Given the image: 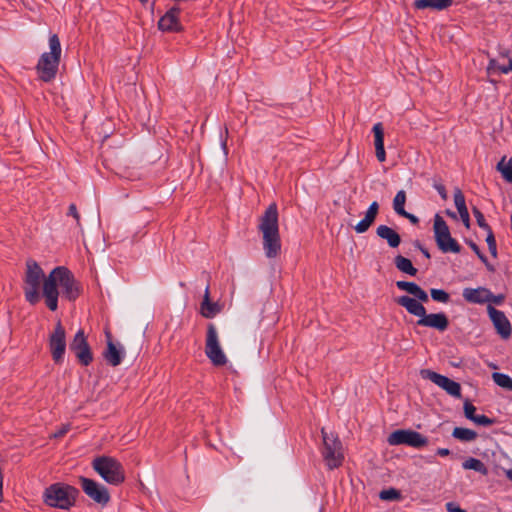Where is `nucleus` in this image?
<instances>
[{
  "label": "nucleus",
  "instance_id": "1",
  "mask_svg": "<svg viewBox=\"0 0 512 512\" xmlns=\"http://www.w3.org/2000/svg\"><path fill=\"white\" fill-rule=\"evenodd\" d=\"M58 287L61 288L63 296L69 301L76 300L82 291L80 283L68 268L64 266L55 267L48 274L44 287L45 303L51 311L58 308Z\"/></svg>",
  "mask_w": 512,
  "mask_h": 512
},
{
  "label": "nucleus",
  "instance_id": "2",
  "mask_svg": "<svg viewBox=\"0 0 512 512\" xmlns=\"http://www.w3.org/2000/svg\"><path fill=\"white\" fill-rule=\"evenodd\" d=\"M258 229L262 233L263 250L266 257H277L281 251V239L279 233L278 209L275 203H271L260 217Z\"/></svg>",
  "mask_w": 512,
  "mask_h": 512
},
{
  "label": "nucleus",
  "instance_id": "3",
  "mask_svg": "<svg viewBox=\"0 0 512 512\" xmlns=\"http://www.w3.org/2000/svg\"><path fill=\"white\" fill-rule=\"evenodd\" d=\"M396 303L404 307L411 315L419 317L416 324L422 327L434 328L440 332L445 331L449 326V321L445 313L427 314L422 303L409 296H400L395 299Z\"/></svg>",
  "mask_w": 512,
  "mask_h": 512
},
{
  "label": "nucleus",
  "instance_id": "4",
  "mask_svg": "<svg viewBox=\"0 0 512 512\" xmlns=\"http://www.w3.org/2000/svg\"><path fill=\"white\" fill-rule=\"evenodd\" d=\"M23 277V292L25 299L31 305L37 304L41 296L44 297V287L48 275H45L41 266L33 259L26 261Z\"/></svg>",
  "mask_w": 512,
  "mask_h": 512
},
{
  "label": "nucleus",
  "instance_id": "5",
  "mask_svg": "<svg viewBox=\"0 0 512 512\" xmlns=\"http://www.w3.org/2000/svg\"><path fill=\"white\" fill-rule=\"evenodd\" d=\"M49 52H44L36 65L39 79L44 82H51L55 79L62 54L61 43L57 34L49 37Z\"/></svg>",
  "mask_w": 512,
  "mask_h": 512
},
{
  "label": "nucleus",
  "instance_id": "6",
  "mask_svg": "<svg viewBox=\"0 0 512 512\" xmlns=\"http://www.w3.org/2000/svg\"><path fill=\"white\" fill-rule=\"evenodd\" d=\"M78 494L79 491L75 487L59 482L45 489L43 501L48 506L68 510L75 505Z\"/></svg>",
  "mask_w": 512,
  "mask_h": 512
},
{
  "label": "nucleus",
  "instance_id": "7",
  "mask_svg": "<svg viewBox=\"0 0 512 512\" xmlns=\"http://www.w3.org/2000/svg\"><path fill=\"white\" fill-rule=\"evenodd\" d=\"M93 469L109 484L119 485L125 480L122 464L115 458L100 456L93 460Z\"/></svg>",
  "mask_w": 512,
  "mask_h": 512
},
{
  "label": "nucleus",
  "instance_id": "8",
  "mask_svg": "<svg viewBox=\"0 0 512 512\" xmlns=\"http://www.w3.org/2000/svg\"><path fill=\"white\" fill-rule=\"evenodd\" d=\"M433 231L436 244L443 253H460L461 246L451 236L446 221L439 214L434 217Z\"/></svg>",
  "mask_w": 512,
  "mask_h": 512
},
{
  "label": "nucleus",
  "instance_id": "9",
  "mask_svg": "<svg viewBox=\"0 0 512 512\" xmlns=\"http://www.w3.org/2000/svg\"><path fill=\"white\" fill-rule=\"evenodd\" d=\"M323 438L322 455L329 469H334L342 464L344 459L342 444L333 433L328 434L324 428L321 430Z\"/></svg>",
  "mask_w": 512,
  "mask_h": 512
},
{
  "label": "nucleus",
  "instance_id": "10",
  "mask_svg": "<svg viewBox=\"0 0 512 512\" xmlns=\"http://www.w3.org/2000/svg\"><path fill=\"white\" fill-rule=\"evenodd\" d=\"M205 354L215 366H223L227 363V358L220 346L218 332L214 324L207 327Z\"/></svg>",
  "mask_w": 512,
  "mask_h": 512
},
{
  "label": "nucleus",
  "instance_id": "11",
  "mask_svg": "<svg viewBox=\"0 0 512 512\" xmlns=\"http://www.w3.org/2000/svg\"><path fill=\"white\" fill-rule=\"evenodd\" d=\"M387 442L392 446L405 444L414 448H421L428 444V439L419 432L399 429L388 436Z\"/></svg>",
  "mask_w": 512,
  "mask_h": 512
},
{
  "label": "nucleus",
  "instance_id": "12",
  "mask_svg": "<svg viewBox=\"0 0 512 512\" xmlns=\"http://www.w3.org/2000/svg\"><path fill=\"white\" fill-rule=\"evenodd\" d=\"M49 348L54 362L62 363L66 351V332L60 321L49 336Z\"/></svg>",
  "mask_w": 512,
  "mask_h": 512
},
{
  "label": "nucleus",
  "instance_id": "13",
  "mask_svg": "<svg viewBox=\"0 0 512 512\" xmlns=\"http://www.w3.org/2000/svg\"><path fill=\"white\" fill-rule=\"evenodd\" d=\"M79 481L82 490L90 499L102 506L108 504L110 501V494L105 486L86 477H80Z\"/></svg>",
  "mask_w": 512,
  "mask_h": 512
},
{
  "label": "nucleus",
  "instance_id": "14",
  "mask_svg": "<svg viewBox=\"0 0 512 512\" xmlns=\"http://www.w3.org/2000/svg\"><path fill=\"white\" fill-rule=\"evenodd\" d=\"M420 374L422 378L429 379L434 384L445 390L449 395L457 398L461 397V386L459 383L429 369H422Z\"/></svg>",
  "mask_w": 512,
  "mask_h": 512
},
{
  "label": "nucleus",
  "instance_id": "15",
  "mask_svg": "<svg viewBox=\"0 0 512 512\" xmlns=\"http://www.w3.org/2000/svg\"><path fill=\"white\" fill-rule=\"evenodd\" d=\"M70 350L84 366L89 365L93 360L91 349L84 335V331L81 329L75 334L70 343Z\"/></svg>",
  "mask_w": 512,
  "mask_h": 512
},
{
  "label": "nucleus",
  "instance_id": "16",
  "mask_svg": "<svg viewBox=\"0 0 512 512\" xmlns=\"http://www.w3.org/2000/svg\"><path fill=\"white\" fill-rule=\"evenodd\" d=\"M487 312L491 321L493 322L494 327L497 330V333L503 339H508L511 336L512 327L505 314L502 311L494 308L492 305L487 306Z\"/></svg>",
  "mask_w": 512,
  "mask_h": 512
},
{
  "label": "nucleus",
  "instance_id": "17",
  "mask_svg": "<svg viewBox=\"0 0 512 512\" xmlns=\"http://www.w3.org/2000/svg\"><path fill=\"white\" fill-rule=\"evenodd\" d=\"M180 8L172 7L158 21V28L163 32H179L182 26L179 22Z\"/></svg>",
  "mask_w": 512,
  "mask_h": 512
},
{
  "label": "nucleus",
  "instance_id": "18",
  "mask_svg": "<svg viewBox=\"0 0 512 512\" xmlns=\"http://www.w3.org/2000/svg\"><path fill=\"white\" fill-rule=\"evenodd\" d=\"M462 296L468 303L484 304L489 301L490 290L486 287L464 288Z\"/></svg>",
  "mask_w": 512,
  "mask_h": 512
},
{
  "label": "nucleus",
  "instance_id": "19",
  "mask_svg": "<svg viewBox=\"0 0 512 512\" xmlns=\"http://www.w3.org/2000/svg\"><path fill=\"white\" fill-rule=\"evenodd\" d=\"M106 335L108 337L107 348L104 351L103 356L111 366H118L122 361L124 349L123 347L117 348L111 340L110 333H106Z\"/></svg>",
  "mask_w": 512,
  "mask_h": 512
},
{
  "label": "nucleus",
  "instance_id": "20",
  "mask_svg": "<svg viewBox=\"0 0 512 512\" xmlns=\"http://www.w3.org/2000/svg\"><path fill=\"white\" fill-rule=\"evenodd\" d=\"M379 212V204L377 201H374L368 207L365 217L357 223L354 227L357 233H365L370 226L374 223Z\"/></svg>",
  "mask_w": 512,
  "mask_h": 512
},
{
  "label": "nucleus",
  "instance_id": "21",
  "mask_svg": "<svg viewBox=\"0 0 512 512\" xmlns=\"http://www.w3.org/2000/svg\"><path fill=\"white\" fill-rule=\"evenodd\" d=\"M396 286L398 289L402 291H406L407 293L414 296L413 299L421 302H427L429 300L428 294L425 290H423L418 284L409 281H397Z\"/></svg>",
  "mask_w": 512,
  "mask_h": 512
},
{
  "label": "nucleus",
  "instance_id": "22",
  "mask_svg": "<svg viewBox=\"0 0 512 512\" xmlns=\"http://www.w3.org/2000/svg\"><path fill=\"white\" fill-rule=\"evenodd\" d=\"M376 234L381 239L386 240L391 248H397L401 243L400 235L386 225H379L376 229Z\"/></svg>",
  "mask_w": 512,
  "mask_h": 512
},
{
  "label": "nucleus",
  "instance_id": "23",
  "mask_svg": "<svg viewBox=\"0 0 512 512\" xmlns=\"http://www.w3.org/2000/svg\"><path fill=\"white\" fill-rule=\"evenodd\" d=\"M221 311V307L217 302L210 301L209 286L206 287L203 301L201 303V314L205 318H213Z\"/></svg>",
  "mask_w": 512,
  "mask_h": 512
},
{
  "label": "nucleus",
  "instance_id": "24",
  "mask_svg": "<svg viewBox=\"0 0 512 512\" xmlns=\"http://www.w3.org/2000/svg\"><path fill=\"white\" fill-rule=\"evenodd\" d=\"M454 0H415L413 6L417 10L433 9L445 10L453 4Z\"/></svg>",
  "mask_w": 512,
  "mask_h": 512
},
{
  "label": "nucleus",
  "instance_id": "25",
  "mask_svg": "<svg viewBox=\"0 0 512 512\" xmlns=\"http://www.w3.org/2000/svg\"><path fill=\"white\" fill-rule=\"evenodd\" d=\"M394 263L396 268L405 274L410 276H415L417 274V269L413 266L411 260L402 255L396 256L394 258Z\"/></svg>",
  "mask_w": 512,
  "mask_h": 512
},
{
  "label": "nucleus",
  "instance_id": "26",
  "mask_svg": "<svg viewBox=\"0 0 512 512\" xmlns=\"http://www.w3.org/2000/svg\"><path fill=\"white\" fill-rule=\"evenodd\" d=\"M452 436L460 441L471 442L477 438V433L468 428L455 427Z\"/></svg>",
  "mask_w": 512,
  "mask_h": 512
},
{
  "label": "nucleus",
  "instance_id": "27",
  "mask_svg": "<svg viewBox=\"0 0 512 512\" xmlns=\"http://www.w3.org/2000/svg\"><path fill=\"white\" fill-rule=\"evenodd\" d=\"M496 169L507 182L512 183V158L506 161V156L502 157Z\"/></svg>",
  "mask_w": 512,
  "mask_h": 512
},
{
  "label": "nucleus",
  "instance_id": "28",
  "mask_svg": "<svg viewBox=\"0 0 512 512\" xmlns=\"http://www.w3.org/2000/svg\"><path fill=\"white\" fill-rule=\"evenodd\" d=\"M462 467L466 470H474L482 475H487L488 469L485 464L476 458H468L462 463Z\"/></svg>",
  "mask_w": 512,
  "mask_h": 512
},
{
  "label": "nucleus",
  "instance_id": "29",
  "mask_svg": "<svg viewBox=\"0 0 512 512\" xmlns=\"http://www.w3.org/2000/svg\"><path fill=\"white\" fill-rule=\"evenodd\" d=\"M405 203H406V192L404 190H400L397 192L393 199V209L396 214H404L405 213Z\"/></svg>",
  "mask_w": 512,
  "mask_h": 512
},
{
  "label": "nucleus",
  "instance_id": "30",
  "mask_svg": "<svg viewBox=\"0 0 512 512\" xmlns=\"http://www.w3.org/2000/svg\"><path fill=\"white\" fill-rule=\"evenodd\" d=\"M492 379L498 386L512 391V378L509 375L494 372L492 374Z\"/></svg>",
  "mask_w": 512,
  "mask_h": 512
},
{
  "label": "nucleus",
  "instance_id": "31",
  "mask_svg": "<svg viewBox=\"0 0 512 512\" xmlns=\"http://www.w3.org/2000/svg\"><path fill=\"white\" fill-rule=\"evenodd\" d=\"M374 133V145L375 148L384 147V130L382 123H376L372 129Z\"/></svg>",
  "mask_w": 512,
  "mask_h": 512
},
{
  "label": "nucleus",
  "instance_id": "32",
  "mask_svg": "<svg viewBox=\"0 0 512 512\" xmlns=\"http://www.w3.org/2000/svg\"><path fill=\"white\" fill-rule=\"evenodd\" d=\"M431 298L434 301L441 302V303H447L450 300V295L445 290L442 289H431L430 290Z\"/></svg>",
  "mask_w": 512,
  "mask_h": 512
},
{
  "label": "nucleus",
  "instance_id": "33",
  "mask_svg": "<svg viewBox=\"0 0 512 512\" xmlns=\"http://www.w3.org/2000/svg\"><path fill=\"white\" fill-rule=\"evenodd\" d=\"M379 497L382 500L395 501L401 498V493L397 489L390 488L387 490H382L379 494Z\"/></svg>",
  "mask_w": 512,
  "mask_h": 512
},
{
  "label": "nucleus",
  "instance_id": "34",
  "mask_svg": "<svg viewBox=\"0 0 512 512\" xmlns=\"http://www.w3.org/2000/svg\"><path fill=\"white\" fill-rule=\"evenodd\" d=\"M454 204L459 211L467 209L466 203H465V197L460 189L456 188L454 191Z\"/></svg>",
  "mask_w": 512,
  "mask_h": 512
},
{
  "label": "nucleus",
  "instance_id": "35",
  "mask_svg": "<svg viewBox=\"0 0 512 512\" xmlns=\"http://www.w3.org/2000/svg\"><path fill=\"white\" fill-rule=\"evenodd\" d=\"M472 212L474 217L476 218L479 227L483 228L486 231L492 230L491 227L487 224L484 215L478 208L474 207Z\"/></svg>",
  "mask_w": 512,
  "mask_h": 512
},
{
  "label": "nucleus",
  "instance_id": "36",
  "mask_svg": "<svg viewBox=\"0 0 512 512\" xmlns=\"http://www.w3.org/2000/svg\"><path fill=\"white\" fill-rule=\"evenodd\" d=\"M486 242H487V245H488L491 255L493 257H496L497 256V246H496V240H495L492 230L487 231Z\"/></svg>",
  "mask_w": 512,
  "mask_h": 512
},
{
  "label": "nucleus",
  "instance_id": "37",
  "mask_svg": "<svg viewBox=\"0 0 512 512\" xmlns=\"http://www.w3.org/2000/svg\"><path fill=\"white\" fill-rule=\"evenodd\" d=\"M463 409H464V414H465V417L471 421L474 420V418L477 416L475 414V411H476V407L468 400H466L464 402V406H463Z\"/></svg>",
  "mask_w": 512,
  "mask_h": 512
},
{
  "label": "nucleus",
  "instance_id": "38",
  "mask_svg": "<svg viewBox=\"0 0 512 512\" xmlns=\"http://www.w3.org/2000/svg\"><path fill=\"white\" fill-rule=\"evenodd\" d=\"M473 422L477 425H481V426H491L493 423H494V420L485 416V415H477Z\"/></svg>",
  "mask_w": 512,
  "mask_h": 512
},
{
  "label": "nucleus",
  "instance_id": "39",
  "mask_svg": "<svg viewBox=\"0 0 512 512\" xmlns=\"http://www.w3.org/2000/svg\"><path fill=\"white\" fill-rule=\"evenodd\" d=\"M68 215L72 216L75 219L76 224H77L78 227H81V224H80V214L78 213L77 207H76L75 204H70L69 205Z\"/></svg>",
  "mask_w": 512,
  "mask_h": 512
},
{
  "label": "nucleus",
  "instance_id": "40",
  "mask_svg": "<svg viewBox=\"0 0 512 512\" xmlns=\"http://www.w3.org/2000/svg\"><path fill=\"white\" fill-rule=\"evenodd\" d=\"M504 300H505V296L503 294L494 295L490 291V297H489V301L487 303H489V305H491V304L501 305L504 302Z\"/></svg>",
  "mask_w": 512,
  "mask_h": 512
},
{
  "label": "nucleus",
  "instance_id": "41",
  "mask_svg": "<svg viewBox=\"0 0 512 512\" xmlns=\"http://www.w3.org/2000/svg\"><path fill=\"white\" fill-rule=\"evenodd\" d=\"M433 187L437 190V192L439 193V195L441 196V198L443 200L447 199V197H448L447 196V191H446L445 186L442 183L434 181Z\"/></svg>",
  "mask_w": 512,
  "mask_h": 512
},
{
  "label": "nucleus",
  "instance_id": "42",
  "mask_svg": "<svg viewBox=\"0 0 512 512\" xmlns=\"http://www.w3.org/2000/svg\"><path fill=\"white\" fill-rule=\"evenodd\" d=\"M70 430V425L65 424L62 425L53 435L54 438H61L63 437L68 431Z\"/></svg>",
  "mask_w": 512,
  "mask_h": 512
},
{
  "label": "nucleus",
  "instance_id": "43",
  "mask_svg": "<svg viewBox=\"0 0 512 512\" xmlns=\"http://www.w3.org/2000/svg\"><path fill=\"white\" fill-rule=\"evenodd\" d=\"M458 213L460 215V218H461L463 224L468 228L470 225V217H469L468 209L459 211Z\"/></svg>",
  "mask_w": 512,
  "mask_h": 512
},
{
  "label": "nucleus",
  "instance_id": "44",
  "mask_svg": "<svg viewBox=\"0 0 512 512\" xmlns=\"http://www.w3.org/2000/svg\"><path fill=\"white\" fill-rule=\"evenodd\" d=\"M446 510L448 512H467L466 510L460 508L456 503L454 502H448L446 503Z\"/></svg>",
  "mask_w": 512,
  "mask_h": 512
},
{
  "label": "nucleus",
  "instance_id": "45",
  "mask_svg": "<svg viewBox=\"0 0 512 512\" xmlns=\"http://www.w3.org/2000/svg\"><path fill=\"white\" fill-rule=\"evenodd\" d=\"M497 71H499L503 74H507L510 71H512V60H509L506 65L497 66Z\"/></svg>",
  "mask_w": 512,
  "mask_h": 512
},
{
  "label": "nucleus",
  "instance_id": "46",
  "mask_svg": "<svg viewBox=\"0 0 512 512\" xmlns=\"http://www.w3.org/2000/svg\"><path fill=\"white\" fill-rule=\"evenodd\" d=\"M399 216H401V217H404V218L408 219V220H409L412 224H414V225H415V224H418V222H419V219H418V217H417V216H415V215H413V214H411V213L407 212L406 210H405V213H404V214H400Z\"/></svg>",
  "mask_w": 512,
  "mask_h": 512
},
{
  "label": "nucleus",
  "instance_id": "47",
  "mask_svg": "<svg viewBox=\"0 0 512 512\" xmlns=\"http://www.w3.org/2000/svg\"><path fill=\"white\" fill-rule=\"evenodd\" d=\"M376 150V157L379 162H384L386 159V153L384 147L375 148Z\"/></svg>",
  "mask_w": 512,
  "mask_h": 512
},
{
  "label": "nucleus",
  "instance_id": "48",
  "mask_svg": "<svg viewBox=\"0 0 512 512\" xmlns=\"http://www.w3.org/2000/svg\"><path fill=\"white\" fill-rule=\"evenodd\" d=\"M3 480H4V476H3L2 469L0 468V503L4 499V497H3Z\"/></svg>",
  "mask_w": 512,
  "mask_h": 512
},
{
  "label": "nucleus",
  "instance_id": "49",
  "mask_svg": "<svg viewBox=\"0 0 512 512\" xmlns=\"http://www.w3.org/2000/svg\"><path fill=\"white\" fill-rule=\"evenodd\" d=\"M497 66H500V64L496 60H491L488 65V71H497Z\"/></svg>",
  "mask_w": 512,
  "mask_h": 512
},
{
  "label": "nucleus",
  "instance_id": "50",
  "mask_svg": "<svg viewBox=\"0 0 512 512\" xmlns=\"http://www.w3.org/2000/svg\"><path fill=\"white\" fill-rule=\"evenodd\" d=\"M468 245L470 246V248L476 253V255L480 254L481 251L478 247V245L476 243H474L473 241H469L468 242Z\"/></svg>",
  "mask_w": 512,
  "mask_h": 512
},
{
  "label": "nucleus",
  "instance_id": "51",
  "mask_svg": "<svg viewBox=\"0 0 512 512\" xmlns=\"http://www.w3.org/2000/svg\"><path fill=\"white\" fill-rule=\"evenodd\" d=\"M437 454H438L439 456H442V457H444V456H448V455L450 454V450H449V449H447V448H439V449L437 450Z\"/></svg>",
  "mask_w": 512,
  "mask_h": 512
},
{
  "label": "nucleus",
  "instance_id": "52",
  "mask_svg": "<svg viewBox=\"0 0 512 512\" xmlns=\"http://www.w3.org/2000/svg\"><path fill=\"white\" fill-rule=\"evenodd\" d=\"M418 246H419V248H420L421 252L423 253V255H424L426 258H428V259H429V258L431 257V256H430L429 251H428L426 248H424V247H422V246H420V245H418Z\"/></svg>",
  "mask_w": 512,
  "mask_h": 512
},
{
  "label": "nucleus",
  "instance_id": "53",
  "mask_svg": "<svg viewBox=\"0 0 512 512\" xmlns=\"http://www.w3.org/2000/svg\"><path fill=\"white\" fill-rule=\"evenodd\" d=\"M478 258L484 263V264H487V257L481 252L480 254L477 255Z\"/></svg>",
  "mask_w": 512,
  "mask_h": 512
},
{
  "label": "nucleus",
  "instance_id": "54",
  "mask_svg": "<svg viewBox=\"0 0 512 512\" xmlns=\"http://www.w3.org/2000/svg\"><path fill=\"white\" fill-rule=\"evenodd\" d=\"M506 477L512 482V469L506 471Z\"/></svg>",
  "mask_w": 512,
  "mask_h": 512
},
{
  "label": "nucleus",
  "instance_id": "55",
  "mask_svg": "<svg viewBox=\"0 0 512 512\" xmlns=\"http://www.w3.org/2000/svg\"><path fill=\"white\" fill-rule=\"evenodd\" d=\"M447 214H448L450 217L454 218V219L456 218V214H455L454 212H451V211H449V210H448V211H447Z\"/></svg>",
  "mask_w": 512,
  "mask_h": 512
},
{
  "label": "nucleus",
  "instance_id": "56",
  "mask_svg": "<svg viewBox=\"0 0 512 512\" xmlns=\"http://www.w3.org/2000/svg\"><path fill=\"white\" fill-rule=\"evenodd\" d=\"M485 265H486V267L488 268V270H490V271H493V270H494V268L489 264V262H488V261H487V264H485Z\"/></svg>",
  "mask_w": 512,
  "mask_h": 512
},
{
  "label": "nucleus",
  "instance_id": "57",
  "mask_svg": "<svg viewBox=\"0 0 512 512\" xmlns=\"http://www.w3.org/2000/svg\"><path fill=\"white\" fill-rule=\"evenodd\" d=\"M222 147H223L224 149H226V141H223V142H222Z\"/></svg>",
  "mask_w": 512,
  "mask_h": 512
},
{
  "label": "nucleus",
  "instance_id": "58",
  "mask_svg": "<svg viewBox=\"0 0 512 512\" xmlns=\"http://www.w3.org/2000/svg\"><path fill=\"white\" fill-rule=\"evenodd\" d=\"M142 4L147 3L148 0H139Z\"/></svg>",
  "mask_w": 512,
  "mask_h": 512
}]
</instances>
